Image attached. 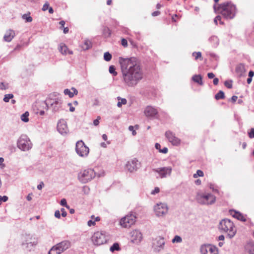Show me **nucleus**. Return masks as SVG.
<instances>
[{
    "mask_svg": "<svg viewBox=\"0 0 254 254\" xmlns=\"http://www.w3.org/2000/svg\"><path fill=\"white\" fill-rule=\"evenodd\" d=\"M132 237L133 238L134 240L136 241L140 242L142 239V234L141 233L135 230L132 232Z\"/></svg>",
    "mask_w": 254,
    "mask_h": 254,
    "instance_id": "nucleus-23",
    "label": "nucleus"
},
{
    "mask_svg": "<svg viewBox=\"0 0 254 254\" xmlns=\"http://www.w3.org/2000/svg\"><path fill=\"white\" fill-rule=\"evenodd\" d=\"M203 172L200 170H198L196 173L193 175V177L194 178H197L198 177H203Z\"/></svg>",
    "mask_w": 254,
    "mask_h": 254,
    "instance_id": "nucleus-39",
    "label": "nucleus"
},
{
    "mask_svg": "<svg viewBox=\"0 0 254 254\" xmlns=\"http://www.w3.org/2000/svg\"><path fill=\"white\" fill-rule=\"evenodd\" d=\"M55 216L57 218H60L61 213L59 210H57L55 212Z\"/></svg>",
    "mask_w": 254,
    "mask_h": 254,
    "instance_id": "nucleus-55",
    "label": "nucleus"
},
{
    "mask_svg": "<svg viewBox=\"0 0 254 254\" xmlns=\"http://www.w3.org/2000/svg\"><path fill=\"white\" fill-rule=\"evenodd\" d=\"M117 99L119 100V102L117 104V106L119 108H121L122 105H126L127 103V101L125 98H122L120 97H118Z\"/></svg>",
    "mask_w": 254,
    "mask_h": 254,
    "instance_id": "nucleus-31",
    "label": "nucleus"
},
{
    "mask_svg": "<svg viewBox=\"0 0 254 254\" xmlns=\"http://www.w3.org/2000/svg\"><path fill=\"white\" fill-rule=\"evenodd\" d=\"M112 57V55L108 52H105L104 54V59L107 62L111 61Z\"/></svg>",
    "mask_w": 254,
    "mask_h": 254,
    "instance_id": "nucleus-36",
    "label": "nucleus"
},
{
    "mask_svg": "<svg viewBox=\"0 0 254 254\" xmlns=\"http://www.w3.org/2000/svg\"><path fill=\"white\" fill-rule=\"evenodd\" d=\"M155 148L157 150H159V151L160 152V150H161V145L159 143H156L155 144Z\"/></svg>",
    "mask_w": 254,
    "mask_h": 254,
    "instance_id": "nucleus-62",
    "label": "nucleus"
},
{
    "mask_svg": "<svg viewBox=\"0 0 254 254\" xmlns=\"http://www.w3.org/2000/svg\"><path fill=\"white\" fill-rule=\"evenodd\" d=\"M32 145L30 139L26 134L21 135L17 141V147L23 151L29 150L32 148Z\"/></svg>",
    "mask_w": 254,
    "mask_h": 254,
    "instance_id": "nucleus-6",
    "label": "nucleus"
},
{
    "mask_svg": "<svg viewBox=\"0 0 254 254\" xmlns=\"http://www.w3.org/2000/svg\"><path fill=\"white\" fill-rule=\"evenodd\" d=\"M62 252L60 251L58 247L56 245L53 246L49 251L48 254H60Z\"/></svg>",
    "mask_w": 254,
    "mask_h": 254,
    "instance_id": "nucleus-28",
    "label": "nucleus"
},
{
    "mask_svg": "<svg viewBox=\"0 0 254 254\" xmlns=\"http://www.w3.org/2000/svg\"><path fill=\"white\" fill-rule=\"evenodd\" d=\"M182 242V238L180 236H178V235L175 236L174 237V238L172 240V242L173 243H180Z\"/></svg>",
    "mask_w": 254,
    "mask_h": 254,
    "instance_id": "nucleus-38",
    "label": "nucleus"
},
{
    "mask_svg": "<svg viewBox=\"0 0 254 254\" xmlns=\"http://www.w3.org/2000/svg\"><path fill=\"white\" fill-rule=\"evenodd\" d=\"M248 134L249 138H254V128H251L248 131Z\"/></svg>",
    "mask_w": 254,
    "mask_h": 254,
    "instance_id": "nucleus-43",
    "label": "nucleus"
},
{
    "mask_svg": "<svg viewBox=\"0 0 254 254\" xmlns=\"http://www.w3.org/2000/svg\"><path fill=\"white\" fill-rule=\"evenodd\" d=\"M192 80L198 83L200 85H202L203 84V81H202V77L200 75H194L192 77Z\"/></svg>",
    "mask_w": 254,
    "mask_h": 254,
    "instance_id": "nucleus-24",
    "label": "nucleus"
},
{
    "mask_svg": "<svg viewBox=\"0 0 254 254\" xmlns=\"http://www.w3.org/2000/svg\"><path fill=\"white\" fill-rule=\"evenodd\" d=\"M160 191V189L158 187H155V189L151 191V194L155 195L158 193Z\"/></svg>",
    "mask_w": 254,
    "mask_h": 254,
    "instance_id": "nucleus-49",
    "label": "nucleus"
},
{
    "mask_svg": "<svg viewBox=\"0 0 254 254\" xmlns=\"http://www.w3.org/2000/svg\"><path fill=\"white\" fill-rule=\"evenodd\" d=\"M101 119L100 116L97 117V119L93 121V125L95 126H97L99 124V120Z\"/></svg>",
    "mask_w": 254,
    "mask_h": 254,
    "instance_id": "nucleus-51",
    "label": "nucleus"
},
{
    "mask_svg": "<svg viewBox=\"0 0 254 254\" xmlns=\"http://www.w3.org/2000/svg\"><path fill=\"white\" fill-rule=\"evenodd\" d=\"M154 211L157 217H163L168 213V207L166 203H159L154 206Z\"/></svg>",
    "mask_w": 254,
    "mask_h": 254,
    "instance_id": "nucleus-12",
    "label": "nucleus"
},
{
    "mask_svg": "<svg viewBox=\"0 0 254 254\" xmlns=\"http://www.w3.org/2000/svg\"><path fill=\"white\" fill-rule=\"evenodd\" d=\"M67 105L70 107L69 111L71 112H74L75 111V108L72 106V104L70 103H68Z\"/></svg>",
    "mask_w": 254,
    "mask_h": 254,
    "instance_id": "nucleus-58",
    "label": "nucleus"
},
{
    "mask_svg": "<svg viewBox=\"0 0 254 254\" xmlns=\"http://www.w3.org/2000/svg\"><path fill=\"white\" fill-rule=\"evenodd\" d=\"M109 72L112 74L113 76H117L118 74L117 72L116 71V68L114 65H110L109 68Z\"/></svg>",
    "mask_w": 254,
    "mask_h": 254,
    "instance_id": "nucleus-37",
    "label": "nucleus"
},
{
    "mask_svg": "<svg viewBox=\"0 0 254 254\" xmlns=\"http://www.w3.org/2000/svg\"><path fill=\"white\" fill-rule=\"evenodd\" d=\"M135 221L136 217L133 214H129L122 218L120 224L124 228H129L135 223Z\"/></svg>",
    "mask_w": 254,
    "mask_h": 254,
    "instance_id": "nucleus-13",
    "label": "nucleus"
},
{
    "mask_svg": "<svg viewBox=\"0 0 254 254\" xmlns=\"http://www.w3.org/2000/svg\"><path fill=\"white\" fill-rule=\"evenodd\" d=\"M207 76L209 78L212 79L214 77L215 75L212 72H209L207 74Z\"/></svg>",
    "mask_w": 254,
    "mask_h": 254,
    "instance_id": "nucleus-61",
    "label": "nucleus"
},
{
    "mask_svg": "<svg viewBox=\"0 0 254 254\" xmlns=\"http://www.w3.org/2000/svg\"><path fill=\"white\" fill-rule=\"evenodd\" d=\"M59 49L60 52L63 55H66L67 54L72 55L73 54L72 51L69 50L65 44H61Z\"/></svg>",
    "mask_w": 254,
    "mask_h": 254,
    "instance_id": "nucleus-22",
    "label": "nucleus"
},
{
    "mask_svg": "<svg viewBox=\"0 0 254 254\" xmlns=\"http://www.w3.org/2000/svg\"><path fill=\"white\" fill-rule=\"evenodd\" d=\"M225 97L224 93L222 91H219L215 96L216 100L224 99Z\"/></svg>",
    "mask_w": 254,
    "mask_h": 254,
    "instance_id": "nucleus-35",
    "label": "nucleus"
},
{
    "mask_svg": "<svg viewBox=\"0 0 254 254\" xmlns=\"http://www.w3.org/2000/svg\"><path fill=\"white\" fill-rule=\"evenodd\" d=\"M208 187L209 188L212 190V191L214 192H216V193H219V190L218 189H215L214 188V185L212 184V183H209L208 184Z\"/></svg>",
    "mask_w": 254,
    "mask_h": 254,
    "instance_id": "nucleus-44",
    "label": "nucleus"
},
{
    "mask_svg": "<svg viewBox=\"0 0 254 254\" xmlns=\"http://www.w3.org/2000/svg\"><path fill=\"white\" fill-rule=\"evenodd\" d=\"M95 221H92V220H90L88 221V225L89 226H91L95 225Z\"/></svg>",
    "mask_w": 254,
    "mask_h": 254,
    "instance_id": "nucleus-57",
    "label": "nucleus"
},
{
    "mask_svg": "<svg viewBox=\"0 0 254 254\" xmlns=\"http://www.w3.org/2000/svg\"><path fill=\"white\" fill-rule=\"evenodd\" d=\"M22 18L26 22H31L32 21V18L30 16V13L23 14Z\"/></svg>",
    "mask_w": 254,
    "mask_h": 254,
    "instance_id": "nucleus-33",
    "label": "nucleus"
},
{
    "mask_svg": "<svg viewBox=\"0 0 254 254\" xmlns=\"http://www.w3.org/2000/svg\"><path fill=\"white\" fill-rule=\"evenodd\" d=\"M44 104L47 108H51L53 112H56L59 111L61 108L62 101L58 97L52 99L50 97L45 101Z\"/></svg>",
    "mask_w": 254,
    "mask_h": 254,
    "instance_id": "nucleus-8",
    "label": "nucleus"
},
{
    "mask_svg": "<svg viewBox=\"0 0 254 254\" xmlns=\"http://www.w3.org/2000/svg\"><path fill=\"white\" fill-rule=\"evenodd\" d=\"M61 210V212H62V216L65 217L66 216V215H67V213L65 211L64 209V208H62Z\"/></svg>",
    "mask_w": 254,
    "mask_h": 254,
    "instance_id": "nucleus-60",
    "label": "nucleus"
},
{
    "mask_svg": "<svg viewBox=\"0 0 254 254\" xmlns=\"http://www.w3.org/2000/svg\"><path fill=\"white\" fill-rule=\"evenodd\" d=\"M247 249H249V252L250 254H254V245L250 244L247 245Z\"/></svg>",
    "mask_w": 254,
    "mask_h": 254,
    "instance_id": "nucleus-40",
    "label": "nucleus"
},
{
    "mask_svg": "<svg viewBox=\"0 0 254 254\" xmlns=\"http://www.w3.org/2000/svg\"><path fill=\"white\" fill-rule=\"evenodd\" d=\"M57 130L62 135H65L68 132V129L66 122L63 120H60L58 123Z\"/></svg>",
    "mask_w": 254,
    "mask_h": 254,
    "instance_id": "nucleus-16",
    "label": "nucleus"
},
{
    "mask_svg": "<svg viewBox=\"0 0 254 254\" xmlns=\"http://www.w3.org/2000/svg\"><path fill=\"white\" fill-rule=\"evenodd\" d=\"M29 115V114L28 112H25L24 114H23L21 116V120L25 122V123H27L29 121V118H28V116Z\"/></svg>",
    "mask_w": 254,
    "mask_h": 254,
    "instance_id": "nucleus-32",
    "label": "nucleus"
},
{
    "mask_svg": "<svg viewBox=\"0 0 254 254\" xmlns=\"http://www.w3.org/2000/svg\"><path fill=\"white\" fill-rule=\"evenodd\" d=\"M49 4L48 2L45 3L42 7V10L43 11L47 10L49 8Z\"/></svg>",
    "mask_w": 254,
    "mask_h": 254,
    "instance_id": "nucleus-53",
    "label": "nucleus"
},
{
    "mask_svg": "<svg viewBox=\"0 0 254 254\" xmlns=\"http://www.w3.org/2000/svg\"><path fill=\"white\" fill-rule=\"evenodd\" d=\"M75 150L77 154L82 157H86L89 152V148L82 140L78 141L76 143Z\"/></svg>",
    "mask_w": 254,
    "mask_h": 254,
    "instance_id": "nucleus-10",
    "label": "nucleus"
},
{
    "mask_svg": "<svg viewBox=\"0 0 254 254\" xmlns=\"http://www.w3.org/2000/svg\"><path fill=\"white\" fill-rule=\"evenodd\" d=\"M215 12L220 13L226 19H233L237 12V6L232 1H227L221 3L216 7L213 6Z\"/></svg>",
    "mask_w": 254,
    "mask_h": 254,
    "instance_id": "nucleus-2",
    "label": "nucleus"
},
{
    "mask_svg": "<svg viewBox=\"0 0 254 254\" xmlns=\"http://www.w3.org/2000/svg\"><path fill=\"white\" fill-rule=\"evenodd\" d=\"M166 241L162 237H158L153 240L152 248L155 253H160L164 250Z\"/></svg>",
    "mask_w": 254,
    "mask_h": 254,
    "instance_id": "nucleus-9",
    "label": "nucleus"
},
{
    "mask_svg": "<svg viewBox=\"0 0 254 254\" xmlns=\"http://www.w3.org/2000/svg\"><path fill=\"white\" fill-rule=\"evenodd\" d=\"M60 251L62 253L68 249L71 246V243L67 240L63 241L57 244Z\"/></svg>",
    "mask_w": 254,
    "mask_h": 254,
    "instance_id": "nucleus-19",
    "label": "nucleus"
},
{
    "mask_svg": "<svg viewBox=\"0 0 254 254\" xmlns=\"http://www.w3.org/2000/svg\"><path fill=\"white\" fill-rule=\"evenodd\" d=\"M34 240V238L32 237V236L30 235H26L24 237V239L23 240L22 245L25 246L26 245L25 243H29L30 242H32Z\"/></svg>",
    "mask_w": 254,
    "mask_h": 254,
    "instance_id": "nucleus-30",
    "label": "nucleus"
},
{
    "mask_svg": "<svg viewBox=\"0 0 254 254\" xmlns=\"http://www.w3.org/2000/svg\"><path fill=\"white\" fill-rule=\"evenodd\" d=\"M122 79L129 87H134L143 77V72L137 58H119Z\"/></svg>",
    "mask_w": 254,
    "mask_h": 254,
    "instance_id": "nucleus-1",
    "label": "nucleus"
},
{
    "mask_svg": "<svg viewBox=\"0 0 254 254\" xmlns=\"http://www.w3.org/2000/svg\"><path fill=\"white\" fill-rule=\"evenodd\" d=\"M196 201L201 205H210L214 204L216 197L211 193L206 192H198L195 196Z\"/></svg>",
    "mask_w": 254,
    "mask_h": 254,
    "instance_id": "nucleus-3",
    "label": "nucleus"
},
{
    "mask_svg": "<svg viewBox=\"0 0 254 254\" xmlns=\"http://www.w3.org/2000/svg\"><path fill=\"white\" fill-rule=\"evenodd\" d=\"M8 200V197L6 196H1L0 195V205L2 203V202H6Z\"/></svg>",
    "mask_w": 254,
    "mask_h": 254,
    "instance_id": "nucleus-48",
    "label": "nucleus"
},
{
    "mask_svg": "<svg viewBox=\"0 0 254 254\" xmlns=\"http://www.w3.org/2000/svg\"><path fill=\"white\" fill-rule=\"evenodd\" d=\"M229 213L230 215H231L233 217L239 220H240L242 222H245L246 221L245 216L239 211H237L234 210H230L229 211Z\"/></svg>",
    "mask_w": 254,
    "mask_h": 254,
    "instance_id": "nucleus-20",
    "label": "nucleus"
},
{
    "mask_svg": "<svg viewBox=\"0 0 254 254\" xmlns=\"http://www.w3.org/2000/svg\"><path fill=\"white\" fill-rule=\"evenodd\" d=\"M192 55L193 57H195V60H197L201 57V53L200 52H193Z\"/></svg>",
    "mask_w": 254,
    "mask_h": 254,
    "instance_id": "nucleus-45",
    "label": "nucleus"
},
{
    "mask_svg": "<svg viewBox=\"0 0 254 254\" xmlns=\"http://www.w3.org/2000/svg\"><path fill=\"white\" fill-rule=\"evenodd\" d=\"M168 149L167 147H164L162 149L160 150V152L163 153H167L168 152Z\"/></svg>",
    "mask_w": 254,
    "mask_h": 254,
    "instance_id": "nucleus-59",
    "label": "nucleus"
},
{
    "mask_svg": "<svg viewBox=\"0 0 254 254\" xmlns=\"http://www.w3.org/2000/svg\"><path fill=\"white\" fill-rule=\"evenodd\" d=\"M154 172L157 173L158 176H156L157 178H165L170 176L172 171V168L171 167H164L153 169Z\"/></svg>",
    "mask_w": 254,
    "mask_h": 254,
    "instance_id": "nucleus-11",
    "label": "nucleus"
},
{
    "mask_svg": "<svg viewBox=\"0 0 254 254\" xmlns=\"http://www.w3.org/2000/svg\"><path fill=\"white\" fill-rule=\"evenodd\" d=\"M144 113L145 115L149 118H158V111L156 109L152 106H147L144 110Z\"/></svg>",
    "mask_w": 254,
    "mask_h": 254,
    "instance_id": "nucleus-17",
    "label": "nucleus"
},
{
    "mask_svg": "<svg viewBox=\"0 0 254 254\" xmlns=\"http://www.w3.org/2000/svg\"><path fill=\"white\" fill-rule=\"evenodd\" d=\"M120 250L119 245L117 243H114L110 249V251L112 252H114L115 251H120Z\"/></svg>",
    "mask_w": 254,
    "mask_h": 254,
    "instance_id": "nucleus-34",
    "label": "nucleus"
},
{
    "mask_svg": "<svg viewBox=\"0 0 254 254\" xmlns=\"http://www.w3.org/2000/svg\"><path fill=\"white\" fill-rule=\"evenodd\" d=\"M224 85L229 89L232 88V81H226L224 82Z\"/></svg>",
    "mask_w": 254,
    "mask_h": 254,
    "instance_id": "nucleus-47",
    "label": "nucleus"
},
{
    "mask_svg": "<svg viewBox=\"0 0 254 254\" xmlns=\"http://www.w3.org/2000/svg\"><path fill=\"white\" fill-rule=\"evenodd\" d=\"M128 129L132 132V134L135 135L136 134V132L134 129V127L132 126H130L128 127Z\"/></svg>",
    "mask_w": 254,
    "mask_h": 254,
    "instance_id": "nucleus-50",
    "label": "nucleus"
},
{
    "mask_svg": "<svg viewBox=\"0 0 254 254\" xmlns=\"http://www.w3.org/2000/svg\"><path fill=\"white\" fill-rule=\"evenodd\" d=\"M96 173L92 169H86L81 171L78 174V179L82 184H86L95 178Z\"/></svg>",
    "mask_w": 254,
    "mask_h": 254,
    "instance_id": "nucleus-5",
    "label": "nucleus"
},
{
    "mask_svg": "<svg viewBox=\"0 0 254 254\" xmlns=\"http://www.w3.org/2000/svg\"><path fill=\"white\" fill-rule=\"evenodd\" d=\"M13 97V95L12 94H8L4 95V97L3 98V101L5 102H8L10 99H12Z\"/></svg>",
    "mask_w": 254,
    "mask_h": 254,
    "instance_id": "nucleus-41",
    "label": "nucleus"
},
{
    "mask_svg": "<svg viewBox=\"0 0 254 254\" xmlns=\"http://www.w3.org/2000/svg\"><path fill=\"white\" fill-rule=\"evenodd\" d=\"M245 71V67L242 64L238 65L236 68V72L239 76H242Z\"/></svg>",
    "mask_w": 254,
    "mask_h": 254,
    "instance_id": "nucleus-25",
    "label": "nucleus"
},
{
    "mask_svg": "<svg viewBox=\"0 0 254 254\" xmlns=\"http://www.w3.org/2000/svg\"><path fill=\"white\" fill-rule=\"evenodd\" d=\"M92 46V44L90 41L86 39L84 40V42L81 47L83 50H87L90 49Z\"/></svg>",
    "mask_w": 254,
    "mask_h": 254,
    "instance_id": "nucleus-27",
    "label": "nucleus"
},
{
    "mask_svg": "<svg viewBox=\"0 0 254 254\" xmlns=\"http://www.w3.org/2000/svg\"><path fill=\"white\" fill-rule=\"evenodd\" d=\"M60 204L62 206H65L67 208H69V206L67 204L66 199L64 198H63L61 200Z\"/></svg>",
    "mask_w": 254,
    "mask_h": 254,
    "instance_id": "nucleus-46",
    "label": "nucleus"
},
{
    "mask_svg": "<svg viewBox=\"0 0 254 254\" xmlns=\"http://www.w3.org/2000/svg\"><path fill=\"white\" fill-rule=\"evenodd\" d=\"M165 136L173 145H178L180 143V140L177 137L175 134L170 131H167L165 133Z\"/></svg>",
    "mask_w": 254,
    "mask_h": 254,
    "instance_id": "nucleus-18",
    "label": "nucleus"
},
{
    "mask_svg": "<svg viewBox=\"0 0 254 254\" xmlns=\"http://www.w3.org/2000/svg\"><path fill=\"white\" fill-rule=\"evenodd\" d=\"M220 19H221V16L220 15H217V16L215 17V18L214 19V22L216 25H217V21L220 20Z\"/></svg>",
    "mask_w": 254,
    "mask_h": 254,
    "instance_id": "nucleus-54",
    "label": "nucleus"
},
{
    "mask_svg": "<svg viewBox=\"0 0 254 254\" xmlns=\"http://www.w3.org/2000/svg\"><path fill=\"white\" fill-rule=\"evenodd\" d=\"M64 92L65 95H68L70 98H72L74 96V94L68 89H64Z\"/></svg>",
    "mask_w": 254,
    "mask_h": 254,
    "instance_id": "nucleus-42",
    "label": "nucleus"
},
{
    "mask_svg": "<svg viewBox=\"0 0 254 254\" xmlns=\"http://www.w3.org/2000/svg\"><path fill=\"white\" fill-rule=\"evenodd\" d=\"M219 229L221 231L227 233L230 238H233L236 233V229L233 222L228 219H223L220 222Z\"/></svg>",
    "mask_w": 254,
    "mask_h": 254,
    "instance_id": "nucleus-4",
    "label": "nucleus"
},
{
    "mask_svg": "<svg viewBox=\"0 0 254 254\" xmlns=\"http://www.w3.org/2000/svg\"><path fill=\"white\" fill-rule=\"evenodd\" d=\"M201 254H218L216 248L211 245H204L200 248Z\"/></svg>",
    "mask_w": 254,
    "mask_h": 254,
    "instance_id": "nucleus-15",
    "label": "nucleus"
},
{
    "mask_svg": "<svg viewBox=\"0 0 254 254\" xmlns=\"http://www.w3.org/2000/svg\"><path fill=\"white\" fill-rule=\"evenodd\" d=\"M140 167V164L136 158L128 161L126 164V168L130 172L136 171Z\"/></svg>",
    "mask_w": 254,
    "mask_h": 254,
    "instance_id": "nucleus-14",
    "label": "nucleus"
},
{
    "mask_svg": "<svg viewBox=\"0 0 254 254\" xmlns=\"http://www.w3.org/2000/svg\"><path fill=\"white\" fill-rule=\"evenodd\" d=\"M15 35V34L14 31L11 29H9L6 31L3 37V39L5 41L9 42L13 39Z\"/></svg>",
    "mask_w": 254,
    "mask_h": 254,
    "instance_id": "nucleus-21",
    "label": "nucleus"
},
{
    "mask_svg": "<svg viewBox=\"0 0 254 254\" xmlns=\"http://www.w3.org/2000/svg\"><path fill=\"white\" fill-rule=\"evenodd\" d=\"M121 44L123 46L126 47L127 46V41L125 39H122L121 41Z\"/></svg>",
    "mask_w": 254,
    "mask_h": 254,
    "instance_id": "nucleus-52",
    "label": "nucleus"
},
{
    "mask_svg": "<svg viewBox=\"0 0 254 254\" xmlns=\"http://www.w3.org/2000/svg\"><path fill=\"white\" fill-rule=\"evenodd\" d=\"M109 237L105 232H96L91 237V240L94 245L100 246L107 243Z\"/></svg>",
    "mask_w": 254,
    "mask_h": 254,
    "instance_id": "nucleus-7",
    "label": "nucleus"
},
{
    "mask_svg": "<svg viewBox=\"0 0 254 254\" xmlns=\"http://www.w3.org/2000/svg\"><path fill=\"white\" fill-rule=\"evenodd\" d=\"M160 13V12L159 11H154L152 13V15L153 16H158V15H159Z\"/></svg>",
    "mask_w": 254,
    "mask_h": 254,
    "instance_id": "nucleus-64",
    "label": "nucleus"
},
{
    "mask_svg": "<svg viewBox=\"0 0 254 254\" xmlns=\"http://www.w3.org/2000/svg\"><path fill=\"white\" fill-rule=\"evenodd\" d=\"M209 41L214 46H217L218 45L219 40L217 36H211L209 39Z\"/></svg>",
    "mask_w": 254,
    "mask_h": 254,
    "instance_id": "nucleus-29",
    "label": "nucleus"
},
{
    "mask_svg": "<svg viewBox=\"0 0 254 254\" xmlns=\"http://www.w3.org/2000/svg\"><path fill=\"white\" fill-rule=\"evenodd\" d=\"M26 245L23 246L25 247V248L28 250L29 251H30L32 248L36 246L37 244V241L36 240L35 238H34V240L32 242H30L29 243H25Z\"/></svg>",
    "mask_w": 254,
    "mask_h": 254,
    "instance_id": "nucleus-26",
    "label": "nucleus"
},
{
    "mask_svg": "<svg viewBox=\"0 0 254 254\" xmlns=\"http://www.w3.org/2000/svg\"><path fill=\"white\" fill-rule=\"evenodd\" d=\"M7 88V87L3 82L0 83V89L1 90H4Z\"/></svg>",
    "mask_w": 254,
    "mask_h": 254,
    "instance_id": "nucleus-56",
    "label": "nucleus"
},
{
    "mask_svg": "<svg viewBox=\"0 0 254 254\" xmlns=\"http://www.w3.org/2000/svg\"><path fill=\"white\" fill-rule=\"evenodd\" d=\"M44 186V183L41 182L39 185L37 186V189L39 190H41Z\"/></svg>",
    "mask_w": 254,
    "mask_h": 254,
    "instance_id": "nucleus-63",
    "label": "nucleus"
}]
</instances>
